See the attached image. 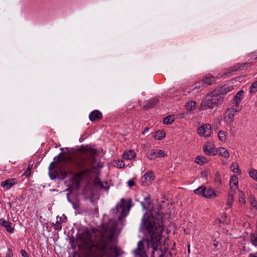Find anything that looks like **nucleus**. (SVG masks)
Returning a JSON list of instances; mask_svg holds the SVG:
<instances>
[{"instance_id": "nucleus-43", "label": "nucleus", "mask_w": 257, "mask_h": 257, "mask_svg": "<svg viewBox=\"0 0 257 257\" xmlns=\"http://www.w3.org/2000/svg\"><path fill=\"white\" fill-rule=\"evenodd\" d=\"M31 167L29 166L27 170L24 173V175L26 177H28L31 174Z\"/></svg>"}, {"instance_id": "nucleus-50", "label": "nucleus", "mask_w": 257, "mask_h": 257, "mask_svg": "<svg viewBox=\"0 0 257 257\" xmlns=\"http://www.w3.org/2000/svg\"><path fill=\"white\" fill-rule=\"evenodd\" d=\"M149 129H150L149 127H146L145 128L144 131L142 133V134L143 135H144L147 132H148L149 131Z\"/></svg>"}, {"instance_id": "nucleus-41", "label": "nucleus", "mask_w": 257, "mask_h": 257, "mask_svg": "<svg viewBox=\"0 0 257 257\" xmlns=\"http://www.w3.org/2000/svg\"><path fill=\"white\" fill-rule=\"evenodd\" d=\"M226 214L225 213H222L219 218V222L224 223L226 221Z\"/></svg>"}, {"instance_id": "nucleus-34", "label": "nucleus", "mask_w": 257, "mask_h": 257, "mask_svg": "<svg viewBox=\"0 0 257 257\" xmlns=\"http://www.w3.org/2000/svg\"><path fill=\"white\" fill-rule=\"evenodd\" d=\"M231 169H232V171L234 173H237L238 174H240L241 173V172L239 170L238 165L236 163H232L231 165Z\"/></svg>"}, {"instance_id": "nucleus-32", "label": "nucleus", "mask_w": 257, "mask_h": 257, "mask_svg": "<svg viewBox=\"0 0 257 257\" xmlns=\"http://www.w3.org/2000/svg\"><path fill=\"white\" fill-rule=\"evenodd\" d=\"M151 203L150 199L149 198H145V202H142L141 204L144 209H147L149 208Z\"/></svg>"}, {"instance_id": "nucleus-35", "label": "nucleus", "mask_w": 257, "mask_h": 257, "mask_svg": "<svg viewBox=\"0 0 257 257\" xmlns=\"http://www.w3.org/2000/svg\"><path fill=\"white\" fill-rule=\"evenodd\" d=\"M214 181L219 185L222 184L221 176L219 172H216L214 174Z\"/></svg>"}, {"instance_id": "nucleus-6", "label": "nucleus", "mask_w": 257, "mask_h": 257, "mask_svg": "<svg viewBox=\"0 0 257 257\" xmlns=\"http://www.w3.org/2000/svg\"><path fill=\"white\" fill-rule=\"evenodd\" d=\"M239 110L235 108H227L224 114V120L226 124H230L234 120L235 113L238 112Z\"/></svg>"}, {"instance_id": "nucleus-9", "label": "nucleus", "mask_w": 257, "mask_h": 257, "mask_svg": "<svg viewBox=\"0 0 257 257\" xmlns=\"http://www.w3.org/2000/svg\"><path fill=\"white\" fill-rule=\"evenodd\" d=\"M155 178V176L153 172L152 171H148L142 178V185L145 186L150 185Z\"/></svg>"}, {"instance_id": "nucleus-28", "label": "nucleus", "mask_w": 257, "mask_h": 257, "mask_svg": "<svg viewBox=\"0 0 257 257\" xmlns=\"http://www.w3.org/2000/svg\"><path fill=\"white\" fill-rule=\"evenodd\" d=\"M218 137L219 139L222 142H225L226 140V132H224L223 130H220L219 131L218 134Z\"/></svg>"}, {"instance_id": "nucleus-44", "label": "nucleus", "mask_w": 257, "mask_h": 257, "mask_svg": "<svg viewBox=\"0 0 257 257\" xmlns=\"http://www.w3.org/2000/svg\"><path fill=\"white\" fill-rule=\"evenodd\" d=\"M136 157V154L134 151L130 150V160L134 159Z\"/></svg>"}, {"instance_id": "nucleus-52", "label": "nucleus", "mask_w": 257, "mask_h": 257, "mask_svg": "<svg viewBox=\"0 0 257 257\" xmlns=\"http://www.w3.org/2000/svg\"><path fill=\"white\" fill-rule=\"evenodd\" d=\"M112 236L111 235H109L108 237H107V239L109 240V241H111V239H112Z\"/></svg>"}, {"instance_id": "nucleus-24", "label": "nucleus", "mask_w": 257, "mask_h": 257, "mask_svg": "<svg viewBox=\"0 0 257 257\" xmlns=\"http://www.w3.org/2000/svg\"><path fill=\"white\" fill-rule=\"evenodd\" d=\"M230 186L231 187H232V185L234 186L236 188H238V178L236 176L233 175L230 178Z\"/></svg>"}, {"instance_id": "nucleus-14", "label": "nucleus", "mask_w": 257, "mask_h": 257, "mask_svg": "<svg viewBox=\"0 0 257 257\" xmlns=\"http://www.w3.org/2000/svg\"><path fill=\"white\" fill-rule=\"evenodd\" d=\"M215 78L211 74L205 75L202 79L203 84L206 85H211L215 82Z\"/></svg>"}, {"instance_id": "nucleus-4", "label": "nucleus", "mask_w": 257, "mask_h": 257, "mask_svg": "<svg viewBox=\"0 0 257 257\" xmlns=\"http://www.w3.org/2000/svg\"><path fill=\"white\" fill-rule=\"evenodd\" d=\"M111 211L113 215L120 212L118 219L119 220L123 219L127 216L128 212V201H126L124 199L121 198L120 202L116 205L115 208L112 209Z\"/></svg>"}, {"instance_id": "nucleus-51", "label": "nucleus", "mask_w": 257, "mask_h": 257, "mask_svg": "<svg viewBox=\"0 0 257 257\" xmlns=\"http://www.w3.org/2000/svg\"><path fill=\"white\" fill-rule=\"evenodd\" d=\"M135 185V182L133 180H130V187H132Z\"/></svg>"}, {"instance_id": "nucleus-46", "label": "nucleus", "mask_w": 257, "mask_h": 257, "mask_svg": "<svg viewBox=\"0 0 257 257\" xmlns=\"http://www.w3.org/2000/svg\"><path fill=\"white\" fill-rule=\"evenodd\" d=\"M98 184H99V186L100 187V188L101 189H103L104 190H108V189H109V187L108 186H104L102 183L100 182L99 183H98Z\"/></svg>"}, {"instance_id": "nucleus-42", "label": "nucleus", "mask_w": 257, "mask_h": 257, "mask_svg": "<svg viewBox=\"0 0 257 257\" xmlns=\"http://www.w3.org/2000/svg\"><path fill=\"white\" fill-rule=\"evenodd\" d=\"M253 65L252 62L250 63H245L243 64H241V67H242V70H244L245 68L250 67Z\"/></svg>"}, {"instance_id": "nucleus-40", "label": "nucleus", "mask_w": 257, "mask_h": 257, "mask_svg": "<svg viewBox=\"0 0 257 257\" xmlns=\"http://www.w3.org/2000/svg\"><path fill=\"white\" fill-rule=\"evenodd\" d=\"M54 229L56 230H60L62 229V226L59 223V221H56V223L53 224Z\"/></svg>"}, {"instance_id": "nucleus-27", "label": "nucleus", "mask_w": 257, "mask_h": 257, "mask_svg": "<svg viewBox=\"0 0 257 257\" xmlns=\"http://www.w3.org/2000/svg\"><path fill=\"white\" fill-rule=\"evenodd\" d=\"M195 162L197 164H205L207 162V159L203 157L199 156L196 157Z\"/></svg>"}, {"instance_id": "nucleus-48", "label": "nucleus", "mask_w": 257, "mask_h": 257, "mask_svg": "<svg viewBox=\"0 0 257 257\" xmlns=\"http://www.w3.org/2000/svg\"><path fill=\"white\" fill-rule=\"evenodd\" d=\"M21 253L23 257H29L28 254L25 250H21Z\"/></svg>"}, {"instance_id": "nucleus-25", "label": "nucleus", "mask_w": 257, "mask_h": 257, "mask_svg": "<svg viewBox=\"0 0 257 257\" xmlns=\"http://www.w3.org/2000/svg\"><path fill=\"white\" fill-rule=\"evenodd\" d=\"M175 119L174 115H169L166 117L163 120V123L166 124H170L172 123Z\"/></svg>"}, {"instance_id": "nucleus-16", "label": "nucleus", "mask_w": 257, "mask_h": 257, "mask_svg": "<svg viewBox=\"0 0 257 257\" xmlns=\"http://www.w3.org/2000/svg\"><path fill=\"white\" fill-rule=\"evenodd\" d=\"M232 89V86H228V85H224L222 86H221L219 88H217L214 90H217V93H218V95H220V94H225L229 92L230 91H231Z\"/></svg>"}, {"instance_id": "nucleus-5", "label": "nucleus", "mask_w": 257, "mask_h": 257, "mask_svg": "<svg viewBox=\"0 0 257 257\" xmlns=\"http://www.w3.org/2000/svg\"><path fill=\"white\" fill-rule=\"evenodd\" d=\"M194 192L197 195H201L205 198L213 199L217 196L215 191L211 188H206L203 186L194 190Z\"/></svg>"}, {"instance_id": "nucleus-21", "label": "nucleus", "mask_w": 257, "mask_h": 257, "mask_svg": "<svg viewBox=\"0 0 257 257\" xmlns=\"http://www.w3.org/2000/svg\"><path fill=\"white\" fill-rule=\"evenodd\" d=\"M217 152L221 156L227 159L229 158V153L228 151L224 148H219L217 149Z\"/></svg>"}, {"instance_id": "nucleus-31", "label": "nucleus", "mask_w": 257, "mask_h": 257, "mask_svg": "<svg viewBox=\"0 0 257 257\" xmlns=\"http://www.w3.org/2000/svg\"><path fill=\"white\" fill-rule=\"evenodd\" d=\"M238 197L239 201L240 203H242V204H246L245 196L244 193L242 191H239Z\"/></svg>"}, {"instance_id": "nucleus-57", "label": "nucleus", "mask_w": 257, "mask_h": 257, "mask_svg": "<svg viewBox=\"0 0 257 257\" xmlns=\"http://www.w3.org/2000/svg\"><path fill=\"white\" fill-rule=\"evenodd\" d=\"M52 164H53V163H52L51 164V165H50V166H49V168H50H50H51V165H52Z\"/></svg>"}, {"instance_id": "nucleus-18", "label": "nucleus", "mask_w": 257, "mask_h": 257, "mask_svg": "<svg viewBox=\"0 0 257 257\" xmlns=\"http://www.w3.org/2000/svg\"><path fill=\"white\" fill-rule=\"evenodd\" d=\"M203 151L208 156L215 155L214 149L210 145L204 146Z\"/></svg>"}, {"instance_id": "nucleus-55", "label": "nucleus", "mask_w": 257, "mask_h": 257, "mask_svg": "<svg viewBox=\"0 0 257 257\" xmlns=\"http://www.w3.org/2000/svg\"><path fill=\"white\" fill-rule=\"evenodd\" d=\"M131 202H132V201H131V200H130V206H129L130 209V208H131Z\"/></svg>"}, {"instance_id": "nucleus-13", "label": "nucleus", "mask_w": 257, "mask_h": 257, "mask_svg": "<svg viewBox=\"0 0 257 257\" xmlns=\"http://www.w3.org/2000/svg\"><path fill=\"white\" fill-rule=\"evenodd\" d=\"M158 103V100L156 98H152L151 99L147 100L145 102V105L143 106L144 110H148L149 109L153 108Z\"/></svg>"}, {"instance_id": "nucleus-59", "label": "nucleus", "mask_w": 257, "mask_h": 257, "mask_svg": "<svg viewBox=\"0 0 257 257\" xmlns=\"http://www.w3.org/2000/svg\"><path fill=\"white\" fill-rule=\"evenodd\" d=\"M256 58H257V57Z\"/></svg>"}, {"instance_id": "nucleus-47", "label": "nucleus", "mask_w": 257, "mask_h": 257, "mask_svg": "<svg viewBox=\"0 0 257 257\" xmlns=\"http://www.w3.org/2000/svg\"><path fill=\"white\" fill-rule=\"evenodd\" d=\"M13 252L11 249L8 248V252L6 254V257H12Z\"/></svg>"}, {"instance_id": "nucleus-12", "label": "nucleus", "mask_w": 257, "mask_h": 257, "mask_svg": "<svg viewBox=\"0 0 257 257\" xmlns=\"http://www.w3.org/2000/svg\"><path fill=\"white\" fill-rule=\"evenodd\" d=\"M95 245L97 248L100 250L104 251L105 250L107 245V241L103 235L101 236L98 243Z\"/></svg>"}, {"instance_id": "nucleus-30", "label": "nucleus", "mask_w": 257, "mask_h": 257, "mask_svg": "<svg viewBox=\"0 0 257 257\" xmlns=\"http://www.w3.org/2000/svg\"><path fill=\"white\" fill-rule=\"evenodd\" d=\"M249 176L253 180L257 181V170L251 168L248 172Z\"/></svg>"}, {"instance_id": "nucleus-3", "label": "nucleus", "mask_w": 257, "mask_h": 257, "mask_svg": "<svg viewBox=\"0 0 257 257\" xmlns=\"http://www.w3.org/2000/svg\"><path fill=\"white\" fill-rule=\"evenodd\" d=\"M217 90H214L210 92L209 95L211 96L210 98L205 99L200 104V107L201 109L205 110L207 108H212L216 105H221L223 101L222 97L218 95Z\"/></svg>"}, {"instance_id": "nucleus-1", "label": "nucleus", "mask_w": 257, "mask_h": 257, "mask_svg": "<svg viewBox=\"0 0 257 257\" xmlns=\"http://www.w3.org/2000/svg\"><path fill=\"white\" fill-rule=\"evenodd\" d=\"M96 149L87 146L81 147L80 151L74 155L61 158L60 154L54 159L58 168L57 174L59 178L64 179L68 174H73L71 169L82 170L74 174L72 179L73 181L79 186L80 180L91 173L92 166L96 161Z\"/></svg>"}, {"instance_id": "nucleus-10", "label": "nucleus", "mask_w": 257, "mask_h": 257, "mask_svg": "<svg viewBox=\"0 0 257 257\" xmlns=\"http://www.w3.org/2000/svg\"><path fill=\"white\" fill-rule=\"evenodd\" d=\"M211 132V126L209 124H205L197 129V133L199 136L205 138L209 137Z\"/></svg>"}, {"instance_id": "nucleus-54", "label": "nucleus", "mask_w": 257, "mask_h": 257, "mask_svg": "<svg viewBox=\"0 0 257 257\" xmlns=\"http://www.w3.org/2000/svg\"><path fill=\"white\" fill-rule=\"evenodd\" d=\"M188 252H190V244L188 245Z\"/></svg>"}, {"instance_id": "nucleus-36", "label": "nucleus", "mask_w": 257, "mask_h": 257, "mask_svg": "<svg viewBox=\"0 0 257 257\" xmlns=\"http://www.w3.org/2000/svg\"><path fill=\"white\" fill-rule=\"evenodd\" d=\"M250 93H255L257 92V81L251 84L249 88Z\"/></svg>"}, {"instance_id": "nucleus-2", "label": "nucleus", "mask_w": 257, "mask_h": 257, "mask_svg": "<svg viewBox=\"0 0 257 257\" xmlns=\"http://www.w3.org/2000/svg\"><path fill=\"white\" fill-rule=\"evenodd\" d=\"M143 225L151 236L147 241L148 247H152V256L154 257V251L161 250L162 247L160 240L163 231V223L162 217L156 218L150 215L143 221ZM145 240H140L137 246L132 250L133 257H148L145 248Z\"/></svg>"}, {"instance_id": "nucleus-38", "label": "nucleus", "mask_w": 257, "mask_h": 257, "mask_svg": "<svg viewBox=\"0 0 257 257\" xmlns=\"http://www.w3.org/2000/svg\"><path fill=\"white\" fill-rule=\"evenodd\" d=\"M250 240L253 245L257 246V236L254 235H251Z\"/></svg>"}, {"instance_id": "nucleus-26", "label": "nucleus", "mask_w": 257, "mask_h": 257, "mask_svg": "<svg viewBox=\"0 0 257 257\" xmlns=\"http://www.w3.org/2000/svg\"><path fill=\"white\" fill-rule=\"evenodd\" d=\"M185 108L187 111L194 110L196 108V102L195 101L187 102L185 104Z\"/></svg>"}, {"instance_id": "nucleus-37", "label": "nucleus", "mask_w": 257, "mask_h": 257, "mask_svg": "<svg viewBox=\"0 0 257 257\" xmlns=\"http://www.w3.org/2000/svg\"><path fill=\"white\" fill-rule=\"evenodd\" d=\"M233 201V195L231 194H229L228 195V201L227 202V205L229 207H231L232 206V203Z\"/></svg>"}, {"instance_id": "nucleus-19", "label": "nucleus", "mask_w": 257, "mask_h": 257, "mask_svg": "<svg viewBox=\"0 0 257 257\" xmlns=\"http://www.w3.org/2000/svg\"><path fill=\"white\" fill-rule=\"evenodd\" d=\"M243 94L244 91L243 90H240L236 94L235 96L234 97V101L235 103L236 106H237L238 104L240 103L241 100L242 98Z\"/></svg>"}, {"instance_id": "nucleus-22", "label": "nucleus", "mask_w": 257, "mask_h": 257, "mask_svg": "<svg viewBox=\"0 0 257 257\" xmlns=\"http://www.w3.org/2000/svg\"><path fill=\"white\" fill-rule=\"evenodd\" d=\"M166 136V133L162 130H159L155 132L154 138L155 140H161Z\"/></svg>"}, {"instance_id": "nucleus-49", "label": "nucleus", "mask_w": 257, "mask_h": 257, "mask_svg": "<svg viewBox=\"0 0 257 257\" xmlns=\"http://www.w3.org/2000/svg\"><path fill=\"white\" fill-rule=\"evenodd\" d=\"M66 219V218H64V219H63L62 217H60L59 219H57L56 221H59V223H60V224H61L62 222H65Z\"/></svg>"}, {"instance_id": "nucleus-23", "label": "nucleus", "mask_w": 257, "mask_h": 257, "mask_svg": "<svg viewBox=\"0 0 257 257\" xmlns=\"http://www.w3.org/2000/svg\"><path fill=\"white\" fill-rule=\"evenodd\" d=\"M110 252L113 254V257H118L121 254V251L117 246H111L110 248Z\"/></svg>"}, {"instance_id": "nucleus-20", "label": "nucleus", "mask_w": 257, "mask_h": 257, "mask_svg": "<svg viewBox=\"0 0 257 257\" xmlns=\"http://www.w3.org/2000/svg\"><path fill=\"white\" fill-rule=\"evenodd\" d=\"M251 209L254 211H257V201L253 195H251L249 197Z\"/></svg>"}, {"instance_id": "nucleus-15", "label": "nucleus", "mask_w": 257, "mask_h": 257, "mask_svg": "<svg viewBox=\"0 0 257 257\" xmlns=\"http://www.w3.org/2000/svg\"><path fill=\"white\" fill-rule=\"evenodd\" d=\"M102 115L100 111L97 110L92 111L89 115V118L90 121H93L102 118Z\"/></svg>"}, {"instance_id": "nucleus-45", "label": "nucleus", "mask_w": 257, "mask_h": 257, "mask_svg": "<svg viewBox=\"0 0 257 257\" xmlns=\"http://www.w3.org/2000/svg\"><path fill=\"white\" fill-rule=\"evenodd\" d=\"M122 158L123 159L128 160V151H125L122 154Z\"/></svg>"}, {"instance_id": "nucleus-11", "label": "nucleus", "mask_w": 257, "mask_h": 257, "mask_svg": "<svg viewBox=\"0 0 257 257\" xmlns=\"http://www.w3.org/2000/svg\"><path fill=\"white\" fill-rule=\"evenodd\" d=\"M0 225L5 228L9 233H12L14 232V227H12V223L4 218L0 219Z\"/></svg>"}, {"instance_id": "nucleus-53", "label": "nucleus", "mask_w": 257, "mask_h": 257, "mask_svg": "<svg viewBox=\"0 0 257 257\" xmlns=\"http://www.w3.org/2000/svg\"><path fill=\"white\" fill-rule=\"evenodd\" d=\"M213 244L215 247H217L218 245L217 242H214Z\"/></svg>"}, {"instance_id": "nucleus-29", "label": "nucleus", "mask_w": 257, "mask_h": 257, "mask_svg": "<svg viewBox=\"0 0 257 257\" xmlns=\"http://www.w3.org/2000/svg\"><path fill=\"white\" fill-rule=\"evenodd\" d=\"M132 97L133 98L131 99V102L132 104H135L133 105V107L135 108L136 106L140 105V101L138 97L135 98V95L134 93H133Z\"/></svg>"}, {"instance_id": "nucleus-7", "label": "nucleus", "mask_w": 257, "mask_h": 257, "mask_svg": "<svg viewBox=\"0 0 257 257\" xmlns=\"http://www.w3.org/2000/svg\"><path fill=\"white\" fill-rule=\"evenodd\" d=\"M77 238L81 241L82 245H89L92 242L91 234L88 231H85L78 234L77 235Z\"/></svg>"}, {"instance_id": "nucleus-56", "label": "nucleus", "mask_w": 257, "mask_h": 257, "mask_svg": "<svg viewBox=\"0 0 257 257\" xmlns=\"http://www.w3.org/2000/svg\"><path fill=\"white\" fill-rule=\"evenodd\" d=\"M254 255H255V257H257V251L254 253Z\"/></svg>"}, {"instance_id": "nucleus-58", "label": "nucleus", "mask_w": 257, "mask_h": 257, "mask_svg": "<svg viewBox=\"0 0 257 257\" xmlns=\"http://www.w3.org/2000/svg\"><path fill=\"white\" fill-rule=\"evenodd\" d=\"M160 257H162V256H161V255H160Z\"/></svg>"}, {"instance_id": "nucleus-33", "label": "nucleus", "mask_w": 257, "mask_h": 257, "mask_svg": "<svg viewBox=\"0 0 257 257\" xmlns=\"http://www.w3.org/2000/svg\"><path fill=\"white\" fill-rule=\"evenodd\" d=\"M114 166L118 168H122L124 166V163L122 160H118L114 162Z\"/></svg>"}, {"instance_id": "nucleus-17", "label": "nucleus", "mask_w": 257, "mask_h": 257, "mask_svg": "<svg viewBox=\"0 0 257 257\" xmlns=\"http://www.w3.org/2000/svg\"><path fill=\"white\" fill-rule=\"evenodd\" d=\"M15 184V179H7L2 182V186L6 187L7 189L11 188Z\"/></svg>"}, {"instance_id": "nucleus-8", "label": "nucleus", "mask_w": 257, "mask_h": 257, "mask_svg": "<svg viewBox=\"0 0 257 257\" xmlns=\"http://www.w3.org/2000/svg\"><path fill=\"white\" fill-rule=\"evenodd\" d=\"M165 156V153L162 150H151L147 154V157L150 160H154L157 158H162Z\"/></svg>"}, {"instance_id": "nucleus-39", "label": "nucleus", "mask_w": 257, "mask_h": 257, "mask_svg": "<svg viewBox=\"0 0 257 257\" xmlns=\"http://www.w3.org/2000/svg\"><path fill=\"white\" fill-rule=\"evenodd\" d=\"M232 71H237L238 70H242L241 64H237L232 67Z\"/></svg>"}]
</instances>
